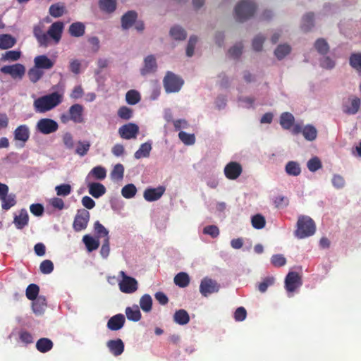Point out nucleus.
<instances>
[{
	"instance_id": "f257e3e1",
	"label": "nucleus",
	"mask_w": 361,
	"mask_h": 361,
	"mask_svg": "<svg viewBox=\"0 0 361 361\" xmlns=\"http://www.w3.org/2000/svg\"><path fill=\"white\" fill-rule=\"evenodd\" d=\"M62 101L63 94L54 92L36 99L33 106L36 112L45 113L59 105Z\"/></svg>"
},
{
	"instance_id": "f03ea898",
	"label": "nucleus",
	"mask_w": 361,
	"mask_h": 361,
	"mask_svg": "<svg viewBox=\"0 0 361 361\" xmlns=\"http://www.w3.org/2000/svg\"><path fill=\"white\" fill-rule=\"evenodd\" d=\"M316 226L314 221L310 216H300L297 221V229L295 235L300 239L305 238L314 234Z\"/></svg>"
},
{
	"instance_id": "7ed1b4c3",
	"label": "nucleus",
	"mask_w": 361,
	"mask_h": 361,
	"mask_svg": "<svg viewBox=\"0 0 361 361\" xmlns=\"http://www.w3.org/2000/svg\"><path fill=\"white\" fill-rule=\"evenodd\" d=\"M257 9L256 4L248 0H242L235 8V18L238 22H244L253 16Z\"/></svg>"
},
{
	"instance_id": "20e7f679",
	"label": "nucleus",
	"mask_w": 361,
	"mask_h": 361,
	"mask_svg": "<svg viewBox=\"0 0 361 361\" xmlns=\"http://www.w3.org/2000/svg\"><path fill=\"white\" fill-rule=\"evenodd\" d=\"M83 111L84 107L81 104H75L69 108L68 113L60 116V121L63 124H66L70 121L75 123H82L84 122Z\"/></svg>"
},
{
	"instance_id": "39448f33",
	"label": "nucleus",
	"mask_w": 361,
	"mask_h": 361,
	"mask_svg": "<svg viewBox=\"0 0 361 361\" xmlns=\"http://www.w3.org/2000/svg\"><path fill=\"white\" fill-rule=\"evenodd\" d=\"M163 82L164 87L167 93L178 92L183 85V80L182 78L170 71L167 72L164 78Z\"/></svg>"
},
{
	"instance_id": "423d86ee",
	"label": "nucleus",
	"mask_w": 361,
	"mask_h": 361,
	"mask_svg": "<svg viewBox=\"0 0 361 361\" xmlns=\"http://www.w3.org/2000/svg\"><path fill=\"white\" fill-rule=\"evenodd\" d=\"M8 186L0 182V200L1 201V208L8 211L12 207L16 204V196L15 194H8Z\"/></svg>"
},
{
	"instance_id": "0eeeda50",
	"label": "nucleus",
	"mask_w": 361,
	"mask_h": 361,
	"mask_svg": "<svg viewBox=\"0 0 361 361\" xmlns=\"http://www.w3.org/2000/svg\"><path fill=\"white\" fill-rule=\"evenodd\" d=\"M361 106V100L359 97L350 95L346 99H343L342 102V111L347 115L356 114Z\"/></svg>"
},
{
	"instance_id": "6e6552de",
	"label": "nucleus",
	"mask_w": 361,
	"mask_h": 361,
	"mask_svg": "<svg viewBox=\"0 0 361 361\" xmlns=\"http://www.w3.org/2000/svg\"><path fill=\"white\" fill-rule=\"evenodd\" d=\"M122 280L119 282L118 286L121 292L124 293H133L137 290V281L135 279L128 276L123 271H120Z\"/></svg>"
},
{
	"instance_id": "1a4fd4ad",
	"label": "nucleus",
	"mask_w": 361,
	"mask_h": 361,
	"mask_svg": "<svg viewBox=\"0 0 361 361\" xmlns=\"http://www.w3.org/2000/svg\"><path fill=\"white\" fill-rule=\"evenodd\" d=\"M90 217V214L87 210L85 209H78L73 221V229L77 232L85 230L87 226Z\"/></svg>"
},
{
	"instance_id": "9d476101",
	"label": "nucleus",
	"mask_w": 361,
	"mask_h": 361,
	"mask_svg": "<svg viewBox=\"0 0 361 361\" xmlns=\"http://www.w3.org/2000/svg\"><path fill=\"white\" fill-rule=\"evenodd\" d=\"M36 129L44 135H48L56 132L59 129V125L54 120L44 118L37 121Z\"/></svg>"
},
{
	"instance_id": "9b49d317",
	"label": "nucleus",
	"mask_w": 361,
	"mask_h": 361,
	"mask_svg": "<svg viewBox=\"0 0 361 361\" xmlns=\"http://www.w3.org/2000/svg\"><path fill=\"white\" fill-rule=\"evenodd\" d=\"M219 288L220 286L216 281L205 277L201 281L200 292L204 297H207L210 294L218 292Z\"/></svg>"
},
{
	"instance_id": "f8f14e48",
	"label": "nucleus",
	"mask_w": 361,
	"mask_h": 361,
	"mask_svg": "<svg viewBox=\"0 0 361 361\" xmlns=\"http://www.w3.org/2000/svg\"><path fill=\"white\" fill-rule=\"evenodd\" d=\"M139 133V127L133 123L123 125L118 129V134L123 139L130 140L137 137Z\"/></svg>"
},
{
	"instance_id": "ddd939ff",
	"label": "nucleus",
	"mask_w": 361,
	"mask_h": 361,
	"mask_svg": "<svg viewBox=\"0 0 361 361\" xmlns=\"http://www.w3.org/2000/svg\"><path fill=\"white\" fill-rule=\"evenodd\" d=\"M1 72L10 75L13 79H22L25 73V68L23 64L16 63L1 67Z\"/></svg>"
},
{
	"instance_id": "4468645a",
	"label": "nucleus",
	"mask_w": 361,
	"mask_h": 361,
	"mask_svg": "<svg viewBox=\"0 0 361 361\" xmlns=\"http://www.w3.org/2000/svg\"><path fill=\"white\" fill-rule=\"evenodd\" d=\"M302 285L301 277L295 271L289 272L285 279V288L288 292H293Z\"/></svg>"
},
{
	"instance_id": "2eb2a0df",
	"label": "nucleus",
	"mask_w": 361,
	"mask_h": 361,
	"mask_svg": "<svg viewBox=\"0 0 361 361\" xmlns=\"http://www.w3.org/2000/svg\"><path fill=\"white\" fill-rule=\"evenodd\" d=\"M166 191V187L159 185L157 188H147L143 192V197L147 202H154L159 200Z\"/></svg>"
},
{
	"instance_id": "dca6fc26",
	"label": "nucleus",
	"mask_w": 361,
	"mask_h": 361,
	"mask_svg": "<svg viewBox=\"0 0 361 361\" xmlns=\"http://www.w3.org/2000/svg\"><path fill=\"white\" fill-rule=\"evenodd\" d=\"M242 166L235 161H231L224 168L225 176L229 180L237 179L242 173Z\"/></svg>"
},
{
	"instance_id": "f3484780",
	"label": "nucleus",
	"mask_w": 361,
	"mask_h": 361,
	"mask_svg": "<svg viewBox=\"0 0 361 361\" xmlns=\"http://www.w3.org/2000/svg\"><path fill=\"white\" fill-rule=\"evenodd\" d=\"M63 28L64 24L61 21L55 22L49 27L47 32L55 44H58L60 42Z\"/></svg>"
},
{
	"instance_id": "a211bd4d",
	"label": "nucleus",
	"mask_w": 361,
	"mask_h": 361,
	"mask_svg": "<svg viewBox=\"0 0 361 361\" xmlns=\"http://www.w3.org/2000/svg\"><path fill=\"white\" fill-rule=\"evenodd\" d=\"M157 68V63L154 56L148 55L144 59V66L140 69L142 75L145 76L148 74L154 73Z\"/></svg>"
},
{
	"instance_id": "6ab92c4d",
	"label": "nucleus",
	"mask_w": 361,
	"mask_h": 361,
	"mask_svg": "<svg viewBox=\"0 0 361 361\" xmlns=\"http://www.w3.org/2000/svg\"><path fill=\"white\" fill-rule=\"evenodd\" d=\"M137 13L135 11H128L124 13L121 19L123 30H128L136 22Z\"/></svg>"
},
{
	"instance_id": "aec40b11",
	"label": "nucleus",
	"mask_w": 361,
	"mask_h": 361,
	"mask_svg": "<svg viewBox=\"0 0 361 361\" xmlns=\"http://www.w3.org/2000/svg\"><path fill=\"white\" fill-rule=\"evenodd\" d=\"M106 346L114 356H119L124 351V343L121 338L109 340L106 343Z\"/></svg>"
},
{
	"instance_id": "412c9836",
	"label": "nucleus",
	"mask_w": 361,
	"mask_h": 361,
	"mask_svg": "<svg viewBox=\"0 0 361 361\" xmlns=\"http://www.w3.org/2000/svg\"><path fill=\"white\" fill-rule=\"evenodd\" d=\"M125 321L126 319L123 314H116L109 319L107 327L111 331H118L123 326Z\"/></svg>"
},
{
	"instance_id": "4be33fe9",
	"label": "nucleus",
	"mask_w": 361,
	"mask_h": 361,
	"mask_svg": "<svg viewBox=\"0 0 361 361\" xmlns=\"http://www.w3.org/2000/svg\"><path fill=\"white\" fill-rule=\"evenodd\" d=\"M34 63L36 68L46 70L52 68L54 65V62L44 54L35 57Z\"/></svg>"
},
{
	"instance_id": "5701e85b",
	"label": "nucleus",
	"mask_w": 361,
	"mask_h": 361,
	"mask_svg": "<svg viewBox=\"0 0 361 361\" xmlns=\"http://www.w3.org/2000/svg\"><path fill=\"white\" fill-rule=\"evenodd\" d=\"M29 222V215L25 209H22L18 215H16L13 219V224L16 228L23 229Z\"/></svg>"
},
{
	"instance_id": "b1692460",
	"label": "nucleus",
	"mask_w": 361,
	"mask_h": 361,
	"mask_svg": "<svg viewBox=\"0 0 361 361\" xmlns=\"http://www.w3.org/2000/svg\"><path fill=\"white\" fill-rule=\"evenodd\" d=\"M87 188L89 193L94 198H99L106 192L105 186L98 182L89 183Z\"/></svg>"
},
{
	"instance_id": "393cba45",
	"label": "nucleus",
	"mask_w": 361,
	"mask_h": 361,
	"mask_svg": "<svg viewBox=\"0 0 361 361\" xmlns=\"http://www.w3.org/2000/svg\"><path fill=\"white\" fill-rule=\"evenodd\" d=\"M30 137V130L26 125H20L14 131V137L16 140L25 142Z\"/></svg>"
},
{
	"instance_id": "a878e982",
	"label": "nucleus",
	"mask_w": 361,
	"mask_h": 361,
	"mask_svg": "<svg viewBox=\"0 0 361 361\" xmlns=\"http://www.w3.org/2000/svg\"><path fill=\"white\" fill-rule=\"evenodd\" d=\"M32 310L36 314H42L47 307V300L44 296L40 295L35 299L32 305Z\"/></svg>"
},
{
	"instance_id": "bb28decb",
	"label": "nucleus",
	"mask_w": 361,
	"mask_h": 361,
	"mask_svg": "<svg viewBox=\"0 0 361 361\" xmlns=\"http://www.w3.org/2000/svg\"><path fill=\"white\" fill-rule=\"evenodd\" d=\"M70 35L75 37H80L84 35L85 32V26L81 22L73 23L68 29Z\"/></svg>"
},
{
	"instance_id": "cd10ccee",
	"label": "nucleus",
	"mask_w": 361,
	"mask_h": 361,
	"mask_svg": "<svg viewBox=\"0 0 361 361\" xmlns=\"http://www.w3.org/2000/svg\"><path fill=\"white\" fill-rule=\"evenodd\" d=\"M54 343L49 338H41L36 343V348L38 351L45 353L51 350Z\"/></svg>"
},
{
	"instance_id": "c85d7f7f",
	"label": "nucleus",
	"mask_w": 361,
	"mask_h": 361,
	"mask_svg": "<svg viewBox=\"0 0 361 361\" xmlns=\"http://www.w3.org/2000/svg\"><path fill=\"white\" fill-rule=\"evenodd\" d=\"M152 150V143L150 142H147L142 144L138 150H137L134 157L136 159H140L143 157H148L150 154V152Z\"/></svg>"
},
{
	"instance_id": "c756f323",
	"label": "nucleus",
	"mask_w": 361,
	"mask_h": 361,
	"mask_svg": "<svg viewBox=\"0 0 361 361\" xmlns=\"http://www.w3.org/2000/svg\"><path fill=\"white\" fill-rule=\"evenodd\" d=\"M16 43V39L8 34L0 35V49H8L13 47Z\"/></svg>"
},
{
	"instance_id": "7c9ffc66",
	"label": "nucleus",
	"mask_w": 361,
	"mask_h": 361,
	"mask_svg": "<svg viewBox=\"0 0 361 361\" xmlns=\"http://www.w3.org/2000/svg\"><path fill=\"white\" fill-rule=\"evenodd\" d=\"M294 121V116L289 112H284L280 116V124L284 129H290L293 126Z\"/></svg>"
},
{
	"instance_id": "2f4dec72",
	"label": "nucleus",
	"mask_w": 361,
	"mask_h": 361,
	"mask_svg": "<svg viewBox=\"0 0 361 361\" xmlns=\"http://www.w3.org/2000/svg\"><path fill=\"white\" fill-rule=\"evenodd\" d=\"M173 320L180 325H185L189 322L190 316L186 310L181 309L174 313Z\"/></svg>"
},
{
	"instance_id": "473e14b6",
	"label": "nucleus",
	"mask_w": 361,
	"mask_h": 361,
	"mask_svg": "<svg viewBox=\"0 0 361 361\" xmlns=\"http://www.w3.org/2000/svg\"><path fill=\"white\" fill-rule=\"evenodd\" d=\"M126 314L130 321L138 322L141 319V312L137 305L128 307L126 309Z\"/></svg>"
},
{
	"instance_id": "72a5a7b5",
	"label": "nucleus",
	"mask_w": 361,
	"mask_h": 361,
	"mask_svg": "<svg viewBox=\"0 0 361 361\" xmlns=\"http://www.w3.org/2000/svg\"><path fill=\"white\" fill-rule=\"evenodd\" d=\"M285 171L288 175L293 176H298L301 173L300 164L294 161H290L286 164Z\"/></svg>"
},
{
	"instance_id": "f704fd0d",
	"label": "nucleus",
	"mask_w": 361,
	"mask_h": 361,
	"mask_svg": "<svg viewBox=\"0 0 361 361\" xmlns=\"http://www.w3.org/2000/svg\"><path fill=\"white\" fill-rule=\"evenodd\" d=\"M99 6L102 11L111 13L116 8V0H99Z\"/></svg>"
},
{
	"instance_id": "c9c22d12",
	"label": "nucleus",
	"mask_w": 361,
	"mask_h": 361,
	"mask_svg": "<svg viewBox=\"0 0 361 361\" xmlns=\"http://www.w3.org/2000/svg\"><path fill=\"white\" fill-rule=\"evenodd\" d=\"M82 241L85 243L88 252H92L97 250L99 246V241L97 239L92 238L89 235H85L82 238Z\"/></svg>"
},
{
	"instance_id": "e433bc0d",
	"label": "nucleus",
	"mask_w": 361,
	"mask_h": 361,
	"mask_svg": "<svg viewBox=\"0 0 361 361\" xmlns=\"http://www.w3.org/2000/svg\"><path fill=\"white\" fill-rule=\"evenodd\" d=\"M173 281L176 286L180 288H185L188 286L190 283V277L187 273L180 272L175 276Z\"/></svg>"
},
{
	"instance_id": "4c0bfd02",
	"label": "nucleus",
	"mask_w": 361,
	"mask_h": 361,
	"mask_svg": "<svg viewBox=\"0 0 361 361\" xmlns=\"http://www.w3.org/2000/svg\"><path fill=\"white\" fill-rule=\"evenodd\" d=\"M314 27V13H308L302 18L301 29L304 32L310 31Z\"/></svg>"
},
{
	"instance_id": "58836bf2",
	"label": "nucleus",
	"mask_w": 361,
	"mask_h": 361,
	"mask_svg": "<svg viewBox=\"0 0 361 361\" xmlns=\"http://www.w3.org/2000/svg\"><path fill=\"white\" fill-rule=\"evenodd\" d=\"M170 35L176 40H184L187 37L185 30L178 25L171 28Z\"/></svg>"
},
{
	"instance_id": "ea45409f",
	"label": "nucleus",
	"mask_w": 361,
	"mask_h": 361,
	"mask_svg": "<svg viewBox=\"0 0 361 361\" xmlns=\"http://www.w3.org/2000/svg\"><path fill=\"white\" fill-rule=\"evenodd\" d=\"M349 63L359 74H361V53L352 54L349 59Z\"/></svg>"
},
{
	"instance_id": "a19ab883",
	"label": "nucleus",
	"mask_w": 361,
	"mask_h": 361,
	"mask_svg": "<svg viewBox=\"0 0 361 361\" xmlns=\"http://www.w3.org/2000/svg\"><path fill=\"white\" fill-rule=\"evenodd\" d=\"M141 99L140 94L135 90H130L126 92V100L130 105L137 104Z\"/></svg>"
},
{
	"instance_id": "79ce46f5",
	"label": "nucleus",
	"mask_w": 361,
	"mask_h": 361,
	"mask_svg": "<svg viewBox=\"0 0 361 361\" xmlns=\"http://www.w3.org/2000/svg\"><path fill=\"white\" fill-rule=\"evenodd\" d=\"M302 135L307 140L313 141L317 137V130L313 126L307 125L303 128Z\"/></svg>"
},
{
	"instance_id": "37998d69",
	"label": "nucleus",
	"mask_w": 361,
	"mask_h": 361,
	"mask_svg": "<svg viewBox=\"0 0 361 361\" xmlns=\"http://www.w3.org/2000/svg\"><path fill=\"white\" fill-rule=\"evenodd\" d=\"M314 48L320 54H326L329 51V46L326 39L319 38L314 43Z\"/></svg>"
},
{
	"instance_id": "c03bdc74",
	"label": "nucleus",
	"mask_w": 361,
	"mask_h": 361,
	"mask_svg": "<svg viewBox=\"0 0 361 361\" xmlns=\"http://www.w3.org/2000/svg\"><path fill=\"white\" fill-rule=\"evenodd\" d=\"M140 308L146 312L151 311L152 307V299L149 294H145L140 300Z\"/></svg>"
},
{
	"instance_id": "a18cd8bd",
	"label": "nucleus",
	"mask_w": 361,
	"mask_h": 361,
	"mask_svg": "<svg viewBox=\"0 0 361 361\" xmlns=\"http://www.w3.org/2000/svg\"><path fill=\"white\" fill-rule=\"evenodd\" d=\"M89 175H92L97 180H102L106 176V170L103 166H97L90 171Z\"/></svg>"
},
{
	"instance_id": "49530a36",
	"label": "nucleus",
	"mask_w": 361,
	"mask_h": 361,
	"mask_svg": "<svg viewBox=\"0 0 361 361\" xmlns=\"http://www.w3.org/2000/svg\"><path fill=\"white\" fill-rule=\"evenodd\" d=\"M137 192V188L133 183L125 185L121 190L122 195L126 199L133 198Z\"/></svg>"
},
{
	"instance_id": "de8ad7c7",
	"label": "nucleus",
	"mask_w": 361,
	"mask_h": 361,
	"mask_svg": "<svg viewBox=\"0 0 361 361\" xmlns=\"http://www.w3.org/2000/svg\"><path fill=\"white\" fill-rule=\"evenodd\" d=\"M39 291V288L37 285L34 283L30 284L26 288V297L30 300H34L38 297Z\"/></svg>"
},
{
	"instance_id": "09e8293b",
	"label": "nucleus",
	"mask_w": 361,
	"mask_h": 361,
	"mask_svg": "<svg viewBox=\"0 0 361 361\" xmlns=\"http://www.w3.org/2000/svg\"><path fill=\"white\" fill-rule=\"evenodd\" d=\"M90 143L89 141H78L75 149V153L80 157L86 155L90 149Z\"/></svg>"
},
{
	"instance_id": "8fccbe9b",
	"label": "nucleus",
	"mask_w": 361,
	"mask_h": 361,
	"mask_svg": "<svg viewBox=\"0 0 361 361\" xmlns=\"http://www.w3.org/2000/svg\"><path fill=\"white\" fill-rule=\"evenodd\" d=\"M252 226L256 229H262L265 226L264 217L259 214L254 215L251 219Z\"/></svg>"
},
{
	"instance_id": "3c124183",
	"label": "nucleus",
	"mask_w": 361,
	"mask_h": 361,
	"mask_svg": "<svg viewBox=\"0 0 361 361\" xmlns=\"http://www.w3.org/2000/svg\"><path fill=\"white\" fill-rule=\"evenodd\" d=\"M124 176V167L121 164H117L114 167L111 176V178L116 180H121L123 179Z\"/></svg>"
},
{
	"instance_id": "603ef678",
	"label": "nucleus",
	"mask_w": 361,
	"mask_h": 361,
	"mask_svg": "<svg viewBox=\"0 0 361 361\" xmlns=\"http://www.w3.org/2000/svg\"><path fill=\"white\" fill-rule=\"evenodd\" d=\"M290 51V46L287 44H280L276 49L274 54L278 59H283Z\"/></svg>"
},
{
	"instance_id": "864d4df0",
	"label": "nucleus",
	"mask_w": 361,
	"mask_h": 361,
	"mask_svg": "<svg viewBox=\"0 0 361 361\" xmlns=\"http://www.w3.org/2000/svg\"><path fill=\"white\" fill-rule=\"evenodd\" d=\"M94 229L99 238H109L108 230L99 221L94 223Z\"/></svg>"
},
{
	"instance_id": "5fc2aeb1",
	"label": "nucleus",
	"mask_w": 361,
	"mask_h": 361,
	"mask_svg": "<svg viewBox=\"0 0 361 361\" xmlns=\"http://www.w3.org/2000/svg\"><path fill=\"white\" fill-rule=\"evenodd\" d=\"M117 114L120 118L123 120H129L132 118L133 111L130 108L122 106L118 109Z\"/></svg>"
},
{
	"instance_id": "6e6d98bb",
	"label": "nucleus",
	"mask_w": 361,
	"mask_h": 361,
	"mask_svg": "<svg viewBox=\"0 0 361 361\" xmlns=\"http://www.w3.org/2000/svg\"><path fill=\"white\" fill-rule=\"evenodd\" d=\"M178 137L186 145H192L195 142L194 134H188L184 131H180L178 133Z\"/></svg>"
},
{
	"instance_id": "4d7b16f0",
	"label": "nucleus",
	"mask_w": 361,
	"mask_h": 361,
	"mask_svg": "<svg viewBox=\"0 0 361 361\" xmlns=\"http://www.w3.org/2000/svg\"><path fill=\"white\" fill-rule=\"evenodd\" d=\"M28 77L31 82H37L43 75L42 71L35 67V66L30 68L28 71Z\"/></svg>"
},
{
	"instance_id": "13d9d810",
	"label": "nucleus",
	"mask_w": 361,
	"mask_h": 361,
	"mask_svg": "<svg viewBox=\"0 0 361 361\" xmlns=\"http://www.w3.org/2000/svg\"><path fill=\"white\" fill-rule=\"evenodd\" d=\"M64 6L59 4H52L49 7V14L54 18L61 17L64 13Z\"/></svg>"
},
{
	"instance_id": "bf43d9fd",
	"label": "nucleus",
	"mask_w": 361,
	"mask_h": 361,
	"mask_svg": "<svg viewBox=\"0 0 361 361\" xmlns=\"http://www.w3.org/2000/svg\"><path fill=\"white\" fill-rule=\"evenodd\" d=\"M307 166L310 171L315 172L322 167V164L320 159L314 157L307 161Z\"/></svg>"
},
{
	"instance_id": "052dcab7",
	"label": "nucleus",
	"mask_w": 361,
	"mask_h": 361,
	"mask_svg": "<svg viewBox=\"0 0 361 361\" xmlns=\"http://www.w3.org/2000/svg\"><path fill=\"white\" fill-rule=\"evenodd\" d=\"M275 282V279L273 276H268L263 279V281L259 283L258 290L261 293H264L267 290L268 287L272 286Z\"/></svg>"
},
{
	"instance_id": "680f3d73",
	"label": "nucleus",
	"mask_w": 361,
	"mask_h": 361,
	"mask_svg": "<svg viewBox=\"0 0 361 361\" xmlns=\"http://www.w3.org/2000/svg\"><path fill=\"white\" fill-rule=\"evenodd\" d=\"M40 271L44 274H49L54 270V264L49 259L42 261L39 266Z\"/></svg>"
},
{
	"instance_id": "e2e57ef3",
	"label": "nucleus",
	"mask_w": 361,
	"mask_h": 361,
	"mask_svg": "<svg viewBox=\"0 0 361 361\" xmlns=\"http://www.w3.org/2000/svg\"><path fill=\"white\" fill-rule=\"evenodd\" d=\"M55 190L59 196H68L71 194L72 188L69 184H61L56 186Z\"/></svg>"
},
{
	"instance_id": "0e129e2a",
	"label": "nucleus",
	"mask_w": 361,
	"mask_h": 361,
	"mask_svg": "<svg viewBox=\"0 0 361 361\" xmlns=\"http://www.w3.org/2000/svg\"><path fill=\"white\" fill-rule=\"evenodd\" d=\"M21 53L20 51L11 50L6 51L1 58L3 61H15L20 59Z\"/></svg>"
},
{
	"instance_id": "69168bd1",
	"label": "nucleus",
	"mask_w": 361,
	"mask_h": 361,
	"mask_svg": "<svg viewBox=\"0 0 361 361\" xmlns=\"http://www.w3.org/2000/svg\"><path fill=\"white\" fill-rule=\"evenodd\" d=\"M243 46L242 43H238L235 44L228 50V56L233 59L238 58L243 51Z\"/></svg>"
},
{
	"instance_id": "338daca9",
	"label": "nucleus",
	"mask_w": 361,
	"mask_h": 361,
	"mask_svg": "<svg viewBox=\"0 0 361 361\" xmlns=\"http://www.w3.org/2000/svg\"><path fill=\"white\" fill-rule=\"evenodd\" d=\"M203 233L215 238L219 235V229L215 225L207 226L203 228Z\"/></svg>"
},
{
	"instance_id": "774afa93",
	"label": "nucleus",
	"mask_w": 361,
	"mask_h": 361,
	"mask_svg": "<svg viewBox=\"0 0 361 361\" xmlns=\"http://www.w3.org/2000/svg\"><path fill=\"white\" fill-rule=\"evenodd\" d=\"M265 40L264 37L261 35H257L252 40V48L256 51H259L262 49L263 44Z\"/></svg>"
}]
</instances>
